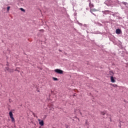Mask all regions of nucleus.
Wrapping results in <instances>:
<instances>
[{"label":"nucleus","mask_w":128,"mask_h":128,"mask_svg":"<svg viewBox=\"0 0 128 128\" xmlns=\"http://www.w3.org/2000/svg\"><path fill=\"white\" fill-rule=\"evenodd\" d=\"M116 0H106L105 4L108 6H112L116 4Z\"/></svg>","instance_id":"f257e3e1"},{"label":"nucleus","mask_w":128,"mask_h":128,"mask_svg":"<svg viewBox=\"0 0 128 128\" xmlns=\"http://www.w3.org/2000/svg\"><path fill=\"white\" fill-rule=\"evenodd\" d=\"M55 72L59 74H64V71L60 69H56L54 70Z\"/></svg>","instance_id":"f03ea898"},{"label":"nucleus","mask_w":128,"mask_h":128,"mask_svg":"<svg viewBox=\"0 0 128 128\" xmlns=\"http://www.w3.org/2000/svg\"><path fill=\"white\" fill-rule=\"evenodd\" d=\"M102 12L104 14H110V12H112V14L114 12H112V11H110L108 10H106L104 11H102Z\"/></svg>","instance_id":"7ed1b4c3"},{"label":"nucleus","mask_w":128,"mask_h":128,"mask_svg":"<svg viewBox=\"0 0 128 128\" xmlns=\"http://www.w3.org/2000/svg\"><path fill=\"white\" fill-rule=\"evenodd\" d=\"M121 32H122V30H120V29L118 28L116 30V34H120Z\"/></svg>","instance_id":"20e7f679"},{"label":"nucleus","mask_w":128,"mask_h":128,"mask_svg":"<svg viewBox=\"0 0 128 128\" xmlns=\"http://www.w3.org/2000/svg\"><path fill=\"white\" fill-rule=\"evenodd\" d=\"M38 122H39V124H40V126H44V120H40L38 119Z\"/></svg>","instance_id":"39448f33"},{"label":"nucleus","mask_w":128,"mask_h":128,"mask_svg":"<svg viewBox=\"0 0 128 128\" xmlns=\"http://www.w3.org/2000/svg\"><path fill=\"white\" fill-rule=\"evenodd\" d=\"M110 80L112 82H116V80H114V78L113 76H110Z\"/></svg>","instance_id":"423d86ee"},{"label":"nucleus","mask_w":128,"mask_h":128,"mask_svg":"<svg viewBox=\"0 0 128 128\" xmlns=\"http://www.w3.org/2000/svg\"><path fill=\"white\" fill-rule=\"evenodd\" d=\"M106 112H100V114H102V116H108V114H106ZM106 117H104V118H106Z\"/></svg>","instance_id":"0eeeda50"},{"label":"nucleus","mask_w":128,"mask_h":128,"mask_svg":"<svg viewBox=\"0 0 128 128\" xmlns=\"http://www.w3.org/2000/svg\"><path fill=\"white\" fill-rule=\"evenodd\" d=\"M9 116H10V118L14 117V114H12V112L10 111V112H9Z\"/></svg>","instance_id":"6e6552de"},{"label":"nucleus","mask_w":128,"mask_h":128,"mask_svg":"<svg viewBox=\"0 0 128 128\" xmlns=\"http://www.w3.org/2000/svg\"><path fill=\"white\" fill-rule=\"evenodd\" d=\"M6 70H8V72H12V70H10V68L8 67H6Z\"/></svg>","instance_id":"1a4fd4ad"},{"label":"nucleus","mask_w":128,"mask_h":128,"mask_svg":"<svg viewBox=\"0 0 128 128\" xmlns=\"http://www.w3.org/2000/svg\"><path fill=\"white\" fill-rule=\"evenodd\" d=\"M89 6L90 8H94V4H92L91 2H90L89 4Z\"/></svg>","instance_id":"9d476101"},{"label":"nucleus","mask_w":128,"mask_h":128,"mask_svg":"<svg viewBox=\"0 0 128 128\" xmlns=\"http://www.w3.org/2000/svg\"><path fill=\"white\" fill-rule=\"evenodd\" d=\"M96 10L95 8L91 9L90 12H96Z\"/></svg>","instance_id":"9b49d317"},{"label":"nucleus","mask_w":128,"mask_h":128,"mask_svg":"<svg viewBox=\"0 0 128 128\" xmlns=\"http://www.w3.org/2000/svg\"><path fill=\"white\" fill-rule=\"evenodd\" d=\"M10 118L12 119V122H14V117H11Z\"/></svg>","instance_id":"f8f14e48"},{"label":"nucleus","mask_w":128,"mask_h":128,"mask_svg":"<svg viewBox=\"0 0 128 128\" xmlns=\"http://www.w3.org/2000/svg\"><path fill=\"white\" fill-rule=\"evenodd\" d=\"M20 10H22V12H26V10H24V9L23 8H20Z\"/></svg>","instance_id":"ddd939ff"},{"label":"nucleus","mask_w":128,"mask_h":128,"mask_svg":"<svg viewBox=\"0 0 128 128\" xmlns=\"http://www.w3.org/2000/svg\"><path fill=\"white\" fill-rule=\"evenodd\" d=\"M114 14L115 15L117 16H120V14H118V12H115V13H114Z\"/></svg>","instance_id":"4468645a"},{"label":"nucleus","mask_w":128,"mask_h":128,"mask_svg":"<svg viewBox=\"0 0 128 128\" xmlns=\"http://www.w3.org/2000/svg\"><path fill=\"white\" fill-rule=\"evenodd\" d=\"M53 80H58V78L54 77L53 78Z\"/></svg>","instance_id":"2eb2a0df"},{"label":"nucleus","mask_w":128,"mask_h":128,"mask_svg":"<svg viewBox=\"0 0 128 128\" xmlns=\"http://www.w3.org/2000/svg\"><path fill=\"white\" fill-rule=\"evenodd\" d=\"M110 76H113V74H114V72H110Z\"/></svg>","instance_id":"dca6fc26"},{"label":"nucleus","mask_w":128,"mask_h":128,"mask_svg":"<svg viewBox=\"0 0 128 128\" xmlns=\"http://www.w3.org/2000/svg\"><path fill=\"white\" fill-rule=\"evenodd\" d=\"M123 4H124V6H126V4H128V3L126 2H122Z\"/></svg>","instance_id":"f3484780"},{"label":"nucleus","mask_w":128,"mask_h":128,"mask_svg":"<svg viewBox=\"0 0 128 128\" xmlns=\"http://www.w3.org/2000/svg\"><path fill=\"white\" fill-rule=\"evenodd\" d=\"M10 6H8L7 7V10H10Z\"/></svg>","instance_id":"a211bd4d"},{"label":"nucleus","mask_w":128,"mask_h":128,"mask_svg":"<svg viewBox=\"0 0 128 128\" xmlns=\"http://www.w3.org/2000/svg\"><path fill=\"white\" fill-rule=\"evenodd\" d=\"M112 16H118L116 15V14H114V13L113 14H112Z\"/></svg>","instance_id":"6ab92c4d"},{"label":"nucleus","mask_w":128,"mask_h":128,"mask_svg":"<svg viewBox=\"0 0 128 128\" xmlns=\"http://www.w3.org/2000/svg\"><path fill=\"white\" fill-rule=\"evenodd\" d=\"M88 120H86V124H88Z\"/></svg>","instance_id":"aec40b11"},{"label":"nucleus","mask_w":128,"mask_h":128,"mask_svg":"<svg viewBox=\"0 0 128 128\" xmlns=\"http://www.w3.org/2000/svg\"><path fill=\"white\" fill-rule=\"evenodd\" d=\"M92 14H94V16H96V14H94L92 12H91Z\"/></svg>","instance_id":"412c9836"},{"label":"nucleus","mask_w":128,"mask_h":128,"mask_svg":"<svg viewBox=\"0 0 128 128\" xmlns=\"http://www.w3.org/2000/svg\"><path fill=\"white\" fill-rule=\"evenodd\" d=\"M16 70L17 72H19L18 69H16Z\"/></svg>","instance_id":"4be33fe9"},{"label":"nucleus","mask_w":128,"mask_h":128,"mask_svg":"<svg viewBox=\"0 0 128 128\" xmlns=\"http://www.w3.org/2000/svg\"><path fill=\"white\" fill-rule=\"evenodd\" d=\"M80 114H81V116H82V112H80Z\"/></svg>","instance_id":"5701e85b"},{"label":"nucleus","mask_w":128,"mask_h":128,"mask_svg":"<svg viewBox=\"0 0 128 128\" xmlns=\"http://www.w3.org/2000/svg\"><path fill=\"white\" fill-rule=\"evenodd\" d=\"M59 52H62V50H59Z\"/></svg>","instance_id":"b1692460"}]
</instances>
